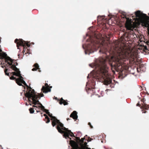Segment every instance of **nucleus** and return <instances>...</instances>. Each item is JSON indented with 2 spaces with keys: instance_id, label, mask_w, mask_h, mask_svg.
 Instances as JSON below:
<instances>
[{
  "instance_id": "1",
  "label": "nucleus",
  "mask_w": 149,
  "mask_h": 149,
  "mask_svg": "<svg viewBox=\"0 0 149 149\" xmlns=\"http://www.w3.org/2000/svg\"><path fill=\"white\" fill-rule=\"evenodd\" d=\"M112 62H115L117 65L125 67V69L128 68L129 63H135L137 59L134 56L126 51L125 49L120 47L118 42H112Z\"/></svg>"
},
{
  "instance_id": "2",
  "label": "nucleus",
  "mask_w": 149,
  "mask_h": 149,
  "mask_svg": "<svg viewBox=\"0 0 149 149\" xmlns=\"http://www.w3.org/2000/svg\"><path fill=\"white\" fill-rule=\"evenodd\" d=\"M7 56V54L6 53L3 52L0 53V62H1V64L2 65L1 67L3 68L10 65V67L15 71V72L12 73L13 74V75L19 77L17 79L12 76L10 77V79L11 80L15 79L16 83L20 86H22V84H23L28 87L26 83L23 80V78L21 75L19 69L16 67L17 65H15L13 60L10 57Z\"/></svg>"
},
{
  "instance_id": "3",
  "label": "nucleus",
  "mask_w": 149,
  "mask_h": 149,
  "mask_svg": "<svg viewBox=\"0 0 149 149\" xmlns=\"http://www.w3.org/2000/svg\"><path fill=\"white\" fill-rule=\"evenodd\" d=\"M52 114L49 113L48 115L52 118L51 120H52V125L54 127L55 125H57L56 128L59 132L61 134H64V136L66 139L67 138V137H69V136L72 137L74 136L73 135V133L71 132V131L68 130L67 129L64 127L63 124L55 117L52 116Z\"/></svg>"
},
{
  "instance_id": "4",
  "label": "nucleus",
  "mask_w": 149,
  "mask_h": 149,
  "mask_svg": "<svg viewBox=\"0 0 149 149\" xmlns=\"http://www.w3.org/2000/svg\"><path fill=\"white\" fill-rule=\"evenodd\" d=\"M102 70H103L104 72H102L100 70L97 68L96 69L95 76H97L96 78L102 79L103 81L104 82L105 84L107 85H109L111 86V84L112 82L111 79L108 76V70L107 67L105 66V64H104L100 67Z\"/></svg>"
},
{
  "instance_id": "5",
  "label": "nucleus",
  "mask_w": 149,
  "mask_h": 149,
  "mask_svg": "<svg viewBox=\"0 0 149 149\" xmlns=\"http://www.w3.org/2000/svg\"><path fill=\"white\" fill-rule=\"evenodd\" d=\"M135 15L136 17L139 18L142 26L147 27L149 30V17L146 14L142 13L139 10L136 12Z\"/></svg>"
},
{
  "instance_id": "6",
  "label": "nucleus",
  "mask_w": 149,
  "mask_h": 149,
  "mask_svg": "<svg viewBox=\"0 0 149 149\" xmlns=\"http://www.w3.org/2000/svg\"><path fill=\"white\" fill-rule=\"evenodd\" d=\"M25 95L29 99L32 98L31 99L33 100V103L35 105L32 106L33 107H40L39 106H40V105L38 104L40 102L39 101L37 100L39 96L35 94L34 90L31 89L29 92H26L25 94Z\"/></svg>"
},
{
  "instance_id": "7",
  "label": "nucleus",
  "mask_w": 149,
  "mask_h": 149,
  "mask_svg": "<svg viewBox=\"0 0 149 149\" xmlns=\"http://www.w3.org/2000/svg\"><path fill=\"white\" fill-rule=\"evenodd\" d=\"M118 16L116 15V16L112 15V18H114L115 20H117V22H123L126 20L125 26L127 29L131 30L132 28V24L131 20L129 18H127L126 16L123 15L121 16V18H120Z\"/></svg>"
},
{
  "instance_id": "8",
  "label": "nucleus",
  "mask_w": 149,
  "mask_h": 149,
  "mask_svg": "<svg viewBox=\"0 0 149 149\" xmlns=\"http://www.w3.org/2000/svg\"><path fill=\"white\" fill-rule=\"evenodd\" d=\"M105 61L106 60L104 58L102 57H100L96 60L95 63H93L89 64V66L92 68L95 69H97V68H98V69H99L100 71H102V72H103L104 71L102 70L101 68L100 67L105 64Z\"/></svg>"
},
{
  "instance_id": "9",
  "label": "nucleus",
  "mask_w": 149,
  "mask_h": 149,
  "mask_svg": "<svg viewBox=\"0 0 149 149\" xmlns=\"http://www.w3.org/2000/svg\"><path fill=\"white\" fill-rule=\"evenodd\" d=\"M15 43H17V46L18 49H19V46H21L24 47L25 45L24 44V42H25V44H26V46L28 47H29L30 46V45L28 43H27L26 41L23 40L21 39H19V40L16 39L15 40Z\"/></svg>"
},
{
  "instance_id": "10",
  "label": "nucleus",
  "mask_w": 149,
  "mask_h": 149,
  "mask_svg": "<svg viewBox=\"0 0 149 149\" xmlns=\"http://www.w3.org/2000/svg\"><path fill=\"white\" fill-rule=\"evenodd\" d=\"M70 144L71 146L74 149H91L90 148L87 147H81L80 148L78 144L74 141L73 140H70Z\"/></svg>"
},
{
  "instance_id": "11",
  "label": "nucleus",
  "mask_w": 149,
  "mask_h": 149,
  "mask_svg": "<svg viewBox=\"0 0 149 149\" xmlns=\"http://www.w3.org/2000/svg\"><path fill=\"white\" fill-rule=\"evenodd\" d=\"M45 86H43L41 89L43 92L45 93H47L48 92H50L51 89L49 88V86L48 84L46 83L45 85Z\"/></svg>"
},
{
  "instance_id": "12",
  "label": "nucleus",
  "mask_w": 149,
  "mask_h": 149,
  "mask_svg": "<svg viewBox=\"0 0 149 149\" xmlns=\"http://www.w3.org/2000/svg\"><path fill=\"white\" fill-rule=\"evenodd\" d=\"M145 101L146 100L144 98H143L142 100H141V101L143 102V103L142 104V107H143V109H147L148 108H149V104L148 105L146 104L145 102Z\"/></svg>"
},
{
  "instance_id": "13",
  "label": "nucleus",
  "mask_w": 149,
  "mask_h": 149,
  "mask_svg": "<svg viewBox=\"0 0 149 149\" xmlns=\"http://www.w3.org/2000/svg\"><path fill=\"white\" fill-rule=\"evenodd\" d=\"M70 117L74 119H77L78 118L77 113L76 111H74L70 115Z\"/></svg>"
},
{
  "instance_id": "14",
  "label": "nucleus",
  "mask_w": 149,
  "mask_h": 149,
  "mask_svg": "<svg viewBox=\"0 0 149 149\" xmlns=\"http://www.w3.org/2000/svg\"><path fill=\"white\" fill-rule=\"evenodd\" d=\"M38 104L40 105V106H39V107H40V108H41V109L44 112H45L48 115L50 113L48 111V110L45 109L44 107L41 103H39Z\"/></svg>"
},
{
  "instance_id": "15",
  "label": "nucleus",
  "mask_w": 149,
  "mask_h": 149,
  "mask_svg": "<svg viewBox=\"0 0 149 149\" xmlns=\"http://www.w3.org/2000/svg\"><path fill=\"white\" fill-rule=\"evenodd\" d=\"M33 66L35 67V68H34L32 69V70L33 71H34L35 70H36L37 69H39V66H38V65L37 64H34Z\"/></svg>"
},
{
  "instance_id": "16",
  "label": "nucleus",
  "mask_w": 149,
  "mask_h": 149,
  "mask_svg": "<svg viewBox=\"0 0 149 149\" xmlns=\"http://www.w3.org/2000/svg\"><path fill=\"white\" fill-rule=\"evenodd\" d=\"M96 51L97 50L94 47H92L91 49L90 52L88 54L89 55L90 54L93 53L95 51Z\"/></svg>"
},
{
  "instance_id": "17",
  "label": "nucleus",
  "mask_w": 149,
  "mask_h": 149,
  "mask_svg": "<svg viewBox=\"0 0 149 149\" xmlns=\"http://www.w3.org/2000/svg\"><path fill=\"white\" fill-rule=\"evenodd\" d=\"M59 103L60 104H63L64 105H65L68 104V102L65 100H64L63 101H61Z\"/></svg>"
},
{
  "instance_id": "18",
  "label": "nucleus",
  "mask_w": 149,
  "mask_h": 149,
  "mask_svg": "<svg viewBox=\"0 0 149 149\" xmlns=\"http://www.w3.org/2000/svg\"><path fill=\"white\" fill-rule=\"evenodd\" d=\"M10 70L9 69H6L5 70V74L6 75L9 76V74L8 72H7V71H9Z\"/></svg>"
},
{
  "instance_id": "19",
  "label": "nucleus",
  "mask_w": 149,
  "mask_h": 149,
  "mask_svg": "<svg viewBox=\"0 0 149 149\" xmlns=\"http://www.w3.org/2000/svg\"><path fill=\"white\" fill-rule=\"evenodd\" d=\"M29 110L31 113H33L34 112V109L33 108H31L29 109Z\"/></svg>"
},
{
  "instance_id": "20",
  "label": "nucleus",
  "mask_w": 149,
  "mask_h": 149,
  "mask_svg": "<svg viewBox=\"0 0 149 149\" xmlns=\"http://www.w3.org/2000/svg\"><path fill=\"white\" fill-rule=\"evenodd\" d=\"M106 91L107 92L106 93L107 94H109V93H111V90L110 89H107L106 90Z\"/></svg>"
},
{
  "instance_id": "21",
  "label": "nucleus",
  "mask_w": 149,
  "mask_h": 149,
  "mask_svg": "<svg viewBox=\"0 0 149 149\" xmlns=\"http://www.w3.org/2000/svg\"><path fill=\"white\" fill-rule=\"evenodd\" d=\"M46 118L47 119V121L46 122V123H49L50 122V120L48 117V116H46Z\"/></svg>"
},
{
  "instance_id": "22",
  "label": "nucleus",
  "mask_w": 149,
  "mask_h": 149,
  "mask_svg": "<svg viewBox=\"0 0 149 149\" xmlns=\"http://www.w3.org/2000/svg\"><path fill=\"white\" fill-rule=\"evenodd\" d=\"M85 139V138H82L80 140V141L81 142H82V143H83L84 142V141Z\"/></svg>"
},
{
  "instance_id": "23",
  "label": "nucleus",
  "mask_w": 149,
  "mask_h": 149,
  "mask_svg": "<svg viewBox=\"0 0 149 149\" xmlns=\"http://www.w3.org/2000/svg\"><path fill=\"white\" fill-rule=\"evenodd\" d=\"M141 70V67L139 66V68H137V71L138 72H140Z\"/></svg>"
},
{
  "instance_id": "24",
  "label": "nucleus",
  "mask_w": 149,
  "mask_h": 149,
  "mask_svg": "<svg viewBox=\"0 0 149 149\" xmlns=\"http://www.w3.org/2000/svg\"><path fill=\"white\" fill-rule=\"evenodd\" d=\"M39 94V95L40 96V97H42L44 96L43 94Z\"/></svg>"
},
{
  "instance_id": "25",
  "label": "nucleus",
  "mask_w": 149,
  "mask_h": 149,
  "mask_svg": "<svg viewBox=\"0 0 149 149\" xmlns=\"http://www.w3.org/2000/svg\"><path fill=\"white\" fill-rule=\"evenodd\" d=\"M91 75L93 74V77H95V74H93V72H91Z\"/></svg>"
},
{
  "instance_id": "26",
  "label": "nucleus",
  "mask_w": 149,
  "mask_h": 149,
  "mask_svg": "<svg viewBox=\"0 0 149 149\" xmlns=\"http://www.w3.org/2000/svg\"><path fill=\"white\" fill-rule=\"evenodd\" d=\"M88 125L90 126V127H91V128H93V127H92V126L91 125V123H88Z\"/></svg>"
},
{
  "instance_id": "27",
  "label": "nucleus",
  "mask_w": 149,
  "mask_h": 149,
  "mask_svg": "<svg viewBox=\"0 0 149 149\" xmlns=\"http://www.w3.org/2000/svg\"><path fill=\"white\" fill-rule=\"evenodd\" d=\"M137 106H140V104L139 103H138L137 104H136V105Z\"/></svg>"
},
{
  "instance_id": "28",
  "label": "nucleus",
  "mask_w": 149,
  "mask_h": 149,
  "mask_svg": "<svg viewBox=\"0 0 149 149\" xmlns=\"http://www.w3.org/2000/svg\"><path fill=\"white\" fill-rule=\"evenodd\" d=\"M112 73H113V74L115 73V72L114 70H112Z\"/></svg>"
},
{
  "instance_id": "29",
  "label": "nucleus",
  "mask_w": 149,
  "mask_h": 149,
  "mask_svg": "<svg viewBox=\"0 0 149 149\" xmlns=\"http://www.w3.org/2000/svg\"><path fill=\"white\" fill-rule=\"evenodd\" d=\"M64 100L62 98H61V101H63Z\"/></svg>"
},
{
  "instance_id": "30",
  "label": "nucleus",
  "mask_w": 149,
  "mask_h": 149,
  "mask_svg": "<svg viewBox=\"0 0 149 149\" xmlns=\"http://www.w3.org/2000/svg\"><path fill=\"white\" fill-rule=\"evenodd\" d=\"M44 116H45V117H46V116H47L46 114H44Z\"/></svg>"
},
{
  "instance_id": "31",
  "label": "nucleus",
  "mask_w": 149,
  "mask_h": 149,
  "mask_svg": "<svg viewBox=\"0 0 149 149\" xmlns=\"http://www.w3.org/2000/svg\"><path fill=\"white\" fill-rule=\"evenodd\" d=\"M26 106H28V104L26 102Z\"/></svg>"
},
{
  "instance_id": "32",
  "label": "nucleus",
  "mask_w": 149,
  "mask_h": 149,
  "mask_svg": "<svg viewBox=\"0 0 149 149\" xmlns=\"http://www.w3.org/2000/svg\"><path fill=\"white\" fill-rule=\"evenodd\" d=\"M85 54H87V53L86 52V51H85Z\"/></svg>"
},
{
  "instance_id": "33",
  "label": "nucleus",
  "mask_w": 149,
  "mask_h": 149,
  "mask_svg": "<svg viewBox=\"0 0 149 149\" xmlns=\"http://www.w3.org/2000/svg\"><path fill=\"white\" fill-rule=\"evenodd\" d=\"M89 74H88V76H87V78L88 79V77H89Z\"/></svg>"
},
{
  "instance_id": "34",
  "label": "nucleus",
  "mask_w": 149,
  "mask_h": 149,
  "mask_svg": "<svg viewBox=\"0 0 149 149\" xmlns=\"http://www.w3.org/2000/svg\"><path fill=\"white\" fill-rule=\"evenodd\" d=\"M110 65L112 67V63H110Z\"/></svg>"
},
{
  "instance_id": "35",
  "label": "nucleus",
  "mask_w": 149,
  "mask_h": 149,
  "mask_svg": "<svg viewBox=\"0 0 149 149\" xmlns=\"http://www.w3.org/2000/svg\"><path fill=\"white\" fill-rule=\"evenodd\" d=\"M111 19V17H110V19H109V20Z\"/></svg>"
},
{
  "instance_id": "36",
  "label": "nucleus",
  "mask_w": 149,
  "mask_h": 149,
  "mask_svg": "<svg viewBox=\"0 0 149 149\" xmlns=\"http://www.w3.org/2000/svg\"><path fill=\"white\" fill-rule=\"evenodd\" d=\"M80 133V132H79H79H78V133Z\"/></svg>"
},
{
  "instance_id": "37",
  "label": "nucleus",
  "mask_w": 149,
  "mask_h": 149,
  "mask_svg": "<svg viewBox=\"0 0 149 149\" xmlns=\"http://www.w3.org/2000/svg\"><path fill=\"white\" fill-rule=\"evenodd\" d=\"M37 112H39V111H37Z\"/></svg>"
},
{
  "instance_id": "38",
  "label": "nucleus",
  "mask_w": 149,
  "mask_h": 149,
  "mask_svg": "<svg viewBox=\"0 0 149 149\" xmlns=\"http://www.w3.org/2000/svg\"><path fill=\"white\" fill-rule=\"evenodd\" d=\"M101 52V50H99V52Z\"/></svg>"
},
{
  "instance_id": "39",
  "label": "nucleus",
  "mask_w": 149,
  "mask_h": 149,
  "mask_svg": "<svg viewBox=\"0 0 149 149\" xmlns=\"http://www.w3.org/2000/svg\"><path fill=\"white\" fill-rule=\"evenodd\" d=\"M29 104L30 105H31V104Z\"/></svg>"
},
{
  "instance_id": "40",
  "label": "nucleus",
  "mask_w": 149,
  "mask_h": 149,
  "mask_svg": "<svg viewBox=\"0 0 149 149\" xmlns=\"http://www.w3.org/2000/svg\"><path fill=\"white\" fill-rule=\"evenodd\" d=\"M144 112V113H146V112L145 111V112Z\"/></svg>"
},
{
  "instance_id": "41",
  "label": "nucleus",
  "mask_w": 149,
  "mask_h": 149,
  "mask_svg": "<svg viewBox=\"0 0 149 149\" xmlns=\"http://www.w3.org/2000/svg\"><path fill=\"white\" fill-rule=\"evenodd\" d=\"M69 120V118H68V119H67V120Z\"/></svg>"
},
{
  "instance_id": "42",
  "label": "nucleus",
  "mask_w": 149,
  "mask_h": 149,
  "mask_svg": "<svg viewBox=\"0 0 149 149\" xmlns=\"http://www.w3.org/2000/svg\"><path fill=\"white\" fill-rule=\"evenodd\" d=\"M113 76H112V79H113Z\"/></svg>"
},
{
  "instance_id": "43",
  "label": "nucleus",
  "mask_w": 149,
  "mask_h": 149,
  "mask_svg": "<svg viewBox=\"0 0 149 149\" xmlns=\"http://www.w3.org/2000/svg\"><path fill=\"white\" fill-rule=\"evenodd\" d=\"M111 58H112V56H111Z\"/></svg>"
}]
</instances>
